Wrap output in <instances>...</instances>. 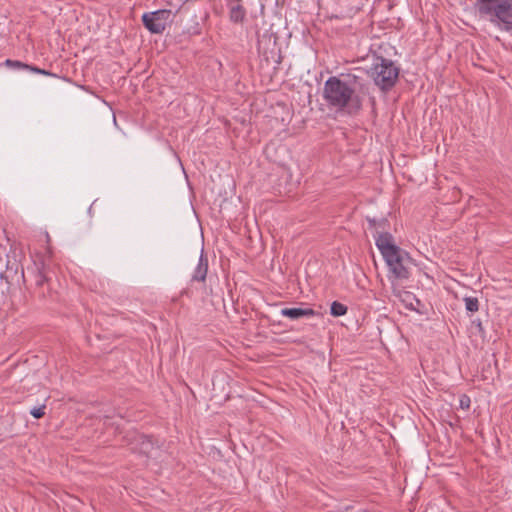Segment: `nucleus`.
<instances>
[{"label":"nucleus","instance_id":"1","mask_svg":"<svg viewBox=\"0 0 512 512\" xmlns=\"http://www.w3.org/2000/svg\"><path fill=\"white\" fill-rule=\"evenodd\" d=\"M368 87L363 79L355 74H342L329 77L323 87V99L328 107L336 112L357 114L363 105V96Z\"/></svg>","mask_w":512,"mask_h":512},{"label":"nucleus","instance_id":"2","mask_svg":"<svg viewBox=\"0 0 512 512\" xmlns=\"http://www.w3.org/2000/svg\"><path fill=\"white\" fill-rule=\"evenodd\" d=\"M375 244L395 277L407 279L409 271L406 263L410 261V257L394 243L393 236L389 232H378Z\"/></svg>","mask_w":512,"mask_h":512},{"label":"nucleus","instance_id":"3","mask_svg":"<svg viewBox=\"0 0 512 512\" xmlns=\"http://www.w3.org/2000/svg\"><path fill=\"white\" fill-rule=\"evenodd\" d=\"M480 15L490 17V22L506 32H512V0H476Z\"/></svg>","mask_w":512,"mask_h":512},{"label":"nucleus","instance_id":"4","mask_svg":"<svg viewBox=\"0 0 512 512\" xmlns=\"http://www.w3.org/2000/svg\"><path fill=\"white\" fill-rule=\"evenodd\" d=\"M399 73V67L392 60L384 57H378L369 71L375 85L383 92L390 91L395 86Z\"/></svg>","mask_w":512,"mask_h":512},{"label":"nucleus","instance_id":"5","mask_svg":"<svg viewBox=\"0 0 512 512\" xmlns=\"http://www.w3.org/2000/svg\"><path fill=\"white\" fill-rule=\"evenodd\" d=\"M124 439L131 452L145 457H150L152 452L157 449L156 442L151 436L141 434L137 431L128 432Z\"/></svg>","mask_w":512,"mask_h":512},{"label":"nucleus","instance_id":"6","mask_svg":"<svg viewBox=\"0 0 512 512\" xmlns=\"http://www.w3.org/2000/svg\"><path fill=\"white\" fill-rule=\"evenodd\" d=\"M172 11L168 9H159L152 12H146L142 15L143 26L152 34H162L168 22L171 21Z\"/></svg>","mask_w":512,"mask_h":512},{"label":"nucleus","instance_id":"7","mask_svg":"<svg viewBox=\"0 0 512 512\" xmlns=\"http://www.w3.org/2000/svg\"><path fill=\"white\" fill-rule=\"evenodd\" d=\"M208 273V257L204 254V250L201 249L198 264L193 271L191 281L205 282Z\"/></svg>","mask_w":512,"mask_h":512},{"label":"nucleus","instance_id":"8","mask_svg":"<svg viewBox=\"0 0 512 512\" xmlns=\"http://www.w3.org/2000/svg\"><path fill=\"white\" fill-rule=\"evenodd\" d=\"M281 315L288 317L292 320H298L304 317H312L317 313L311 308H301V307H292V308H283L281 310Z\"/></svg>","mask_w":512,"mask_h":512},{"label":"nucleus","instance_id":"9","mask_svg":"<svg viewBox=\"0 0 512 512\" xmlns=\"http://www.w3.org/2000/svg\"><path fill=\"white\" fill-rule=\"evenodd\" d=\"M34 283V293L37 294L39 298L45 299L47 294L44 287L48 284V279L43 271L37 269V272L34 274Z\"/></svg>","mask_w":512,"mask_h":512},{"label":"nucleus","instance_id":"10","mask_svg":"<svg viewBox=\"0 0 512 512\" xmlns=\"http://www.w3.org/2000/svg\"><path fill=\"white\" fill-rule=\"evenodd\" d=\"M278 36L272 31H265L263 34H258V49H268L270 45L276 46Z\"/></svg>","mask_w":512,"mask_h":512},{"label":"nucleus","instance_id":"11","mask_svg":"<svg viewBox=\"0 0 512 512\" xmlns=\"http://www.w3.org/2000/svg\"><path fill=\"white\" fill-rule=\"evenodd\" d=\"M246 16L245 8L240 5H233L230 7L229 18L234 23H242Z\"/></svg>","mask_w":512,"mask_h":512},{"label":"nucleus","instance_id":"12","mask_svg":"<svg viewBox=\"0 0 512 512\" xmlns=\"http://www.w3.org/2000/svg\"><path fill=\"white\" fill-rule=\"evenodd\" d=\"M347 310V306L338 301H333L330 307V313L334 317H340L345 315L347 313Z\"/></svg>","mask_w":512,"mask_h":512},{"label":"nucleus","instance_id":"13","mask_svg":"<svg viewBox=\"0 0 512 512\" xmlns=\"http://www.w3.org/2000/svg\"><path fill=\"white\" fill-rule=\"evenodd\" d=\"M465 308L469 312H477L479 310V301L476 297H465Z\"/></svg>","mask_w":512,"mask_h":512},{"label":"nucleus","instance_id":"14","mask_svg":"<svg viewBox=\"0 0 512 512\" xmlns=\"http://www.w3.org/2000/svg\"><path fill=\"white\" fill-rule=\"evenodd\" d=\"M45 408L46 406L45 405H41L39 407H34L30 410V414L36 418V419H40L42 417H44L45 415Z\"/></svg>","mask_w":512,"mask_h":512},{"label":"nucleus","instance_id":"15","mask_svg":"<svg viewBox=\"0 0 512 512\" xmlns=\"http://www.w3.org/2000/svg\"><path fill=\"white\" fill-rule=\"evenodd\" d=\"M367 221L369 223L370 228H384L385 224L387 223L386 219H381L380 221H377L375 218L367 217Z\"/></svg>","mask_w":512,"mask_h":512},{"label":"nucleus","instance_id":"16","mask_svg":"<svg viewBox=\"0 0 512 512\" xmlns=\"http://www.w3.org/2000/svg\"><path fill=\"white\" fill-rule=\"evenodd\" d=\"M5 64H6V66H8V67H14V68H24V69H25V68H28V67H29V65H28V64H24V63H22V62H20V61L10 60V59H7V60L5 61Z\"/></svg>","mask_w":512,"mask_h":512},{"label":"nucleus","instance_id":"17","mask_svg":"<svg viewBox=\"0 0 512 512\" xmlns=\"http://www.w3.org/2000/svg\"><path fill=\"white\" fill-rule=\"evenodd\" d=\"M460 407L468 409L470 407V398L467 395H463L460 398Z\"/></svg>","mask_w":512,"mask_h":512},{"label":"nucleus","instance_id":"18","mask_svg":"<svg viewBox=\"0 0 512 512\" xmlns=\"http://www.w3.org/2000/svg\"><path fill=\"white\" fill-rule=\"evenodd\" d=\"M186 32H187L188 34H190V35H199V34L201 33V29L199 28L198 23H196V25H195V26H193V27H191V28L187 29V31H186Z\"/></svg>","mask_w":512,"mask_h":512},{"label":"nucleus","instance_id":"19","mask_svg":"<svg viewBox=\"0 0 512 512\" xmlns=\"http://www.w3.org/2000/svg\"><path fill=\"white\" fill-rule=\"evenodd\" d=\"M27 69L32 71V72H34V73H38L39 74L41 68L29 65V67Z\"/></svg>","mask_w":512,"mask_h":512},{"label":"nucleus","instance_id":"20","mask_svg":"<svg viewBox=\"0 0 512 512\" xmlns=\"http://www.w3.org/2000/svg\"><path fill=\"white\" fill-rule=\"evenodd\" d=\"M39 74L47 75V76H55L54 74L50 73L49 71H46L44 69H40Z\"/></svg>","mask_w":512,"mask_h":512},{"label":"nucleus","instance_id":"21","mask_svg":"<svg viewBox=\"0 0 512 512\" xmlns=\"http://www.w3.org/2000/svg\"><path fill=\"white\" fill-rule=\"evenodd\" d=\"M21 275H22V278L25 280V278H24V271L23 270L21 272Z\"/></svg>","mask_w":512,"mask_h":512}]
</instances>
